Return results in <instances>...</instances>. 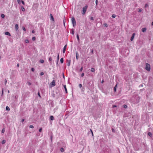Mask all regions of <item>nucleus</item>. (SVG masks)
<instances>
[{
  "instance_id": "1",
  "label": "nucleus",
  "mask_w": 153,
  "mask_h": 153,
  "mask_svg": "<svg viewBox=\"0 0 153 153\" xmlns=\"http://www.w3.org/2000/svg\"><path fill=\"white\" fill-rule=\"evenodd\" d=\"M71 21L73 24V25L74 27L76 25V21L75 20V18L74 17H72L71 18Z\"/></svg>"
},
{
  "instance_id": "2",
  "label": "nucleus",
  "mask_w": 153,
  "mask_h": 153,
  "mask_svg": "<svg viewBox=\"0 0 153 153\" xmlns=\"http://www.w3.org/2000/svg\"><path fill=\"white\" fill-rule=\"evenodd\" d=\"M88 7V6L87 5H86L83 8V10H82V12L83 13H82V14L83 15H84L85 13L86 12L87 9Z\"/></svg>"
},
{
  "instance_id": "3",
  "label": "nucleus",
  "mask_w": 153,
  "mask_h": 153,
  "mask_svg": "<svg viewBox=\"0 0 153 153\" xmlns=\"http://www.w3.org/2000/svg\"><path fill=\"white\" fill-rule=\"evenodd\" d=\"M145 69L146 70L148 71H149L150 70V66L149 64L146 63V65Z\"/></svg>"
},
{
  "instance_id": "4",
  "label": "nucleus",
  "mask_w": 153,
  "mask_h": 153,
  "mask_svg": "<svg viewBox=\"0 0 153 153\" xmlns=\"http://www.w3.org/2000/svg\"><path fill=\"white\" fill-rule=\"evenodd\" d=\"M140 100V97L138 96L136 98V100L134 102V103H138L139 102V100Z\"/></svg>"
},
{
  "instance_id": "5",
  "label": "nucleus",
  "mask_w": 153,
  "mask_h": 153,
  "mask_svg": "<svg viewBox=\"0 0 153 153\" xmlns=\"http://www.w3.org/2000/svg\"><path fill=\"white\" fill-rule=\"evenodd\" d=\"M67 48V45H65L64 47L63 50V53H65V50Z\"/></svg>"
},
{
  "instance_id": "6",
  "label": "nucleus",
  "mask_w": 153,
  "mask_h": 153,
  "mask_svg": "<svg viewBox=\"0 0 153 153\" xmlns=\"http://www.w3.org/2000/svg\"><path fill=\"white\" fill-rule=\"evenodd\" d=\"M135 35V33H133V34L132 36L131 37V41H132L134 39Z\"/></svg>"
},
{
  "instance_id": "7",
  "label": "nucleus",
  "mask_w": 153,
  "mask_h": 153,
  "mask_svg": "<svg viewBox=\"0 0 153 153\" xmlns=\"http://www.w3.org/2000/svg\"><path fill=\"white\" fill-rule=\"evenodd\" d=\"M51 85L53 86L55 85V82L54 80H53L51 82Z\"/></svg>"
},
{
  "instance_id": "8",
  "label": "nucleus",
  "mask_w": 153,
  "mask_h": 153,
  "mask_svg": "<svg viewBox=\"0 0 153 153\" xmlns=\"http://www.w3.org/2000/svg\"><path fill=\"white\" fill-rule=\"evenodd\" d=\"M79 54L78 53V52H76V58L77 60H78V59L79 58Z\"/></svg>"
},
{
  "instance_id": "9",
  "label": "nucleus",
  "mask_w": 153,
  "mask_h": 153,
  "mask_svg": "<svg viewBox=\"0 0 153 153\" xmlns=\"http://www.w3.org/2000/svg\"><path fill=\"white\" fill-rule=\"evenodd\" d=\"M50 16H51V20L53 21H54V19L53 16L52 15V14H51Z\"/></svg>"
},
{
  "instance_id": "10",
  "label": "nucleus",
  "mask_w": 153,
  "mask_h": 153,
  "mask_svg": "<svg viewBox=\"0 0 153 153\" xmlns=\"http://www.w3.org/2000/svg\"><path fill=\"white\" fill-rule=\"evenodd\" d=\"M63 87L65 89V92L66 93H67V90L66 87V85H63Z\"/></svg>"
},
{
  "instance_id": "11",
  "label": "nucleus",
  "mask_w": 153,
  "mask_h": 153,
  "mask_svg": "<svg viewBox=\"0 0 153 153\" xmlns=\"http://www.w3.org/2000/svg\"><path fill=\"white\" fill-rule=\"evenodd\" d=\"M5 34L6 35H8V36H11L10 33L9 32H5Z\"/></svg>"
},
{
  "instance_id": "12",
  "label": "nucleus",
  "mask_w": 153,
  "mask_h": 153,
  "mask_svg": "<svg viewBox=\"0 0 153 153\" xmlns=\"http://www.w3.org/2000/svg\"><path fill=\"white\" fill-rule=\"evenodd\" d=\"M146 28H143L142 29V31L143 32H145L146 31Z\"/></svg>"
},
{
  "instance_id": "13",
  "label": "nucleus",
  "mask_w": 153,
  "mask_h": 153,
  "mask_svg": "<svg viewBox=\"0 0 153 153\" xmlns=\"http://www.w3.org/2000/svg\"><path fill=\"white\" fill-rule=\"evenodd\" d=\"M18 28H19V26H18V25L16 24L15 25V29L16 30H17L18 29Z\"/></svg>"
},
{
  "instance_id": "14",
  "label": "nucleus",
  "mask_w": 153,
  "mask_h": 153,
  "mask_svg": "<svg viewBox=\"0 0 153 153\" xmlns=\"http://www.w3.org/2000/svg\"><path fill=\"white\" fill-rule=\"evenodd\" d=\"M21 9L22 11H25V9L23 6H21Z\"/></svg>"
},
{
  "instance_id": "15",
  "label": "nucleus",
  "mask_w": 153,
  "mask_h": 153,
  "mask_svg": "<svg viewBox=\"0 0 153 153\" xmlns=\"http://www.w3.org/2000/svg\"><path fill=\"white\" fill-rule=\"evenodd\" d=\"M117 86V84H116L115 87H114V92H116V87Z\"/></svg>"
},
{
  "instance_id": "16",
  "label": "nucleus",
  "mask_w": 153,
  "mask_h": 153,
  "mask_svg": "<svg viewBox=\"0 0 153 153\" xmlns=\"http://www.w3.org/2000/svg\"><path fill=\"white\" fill-rule=\"evenodd\" d=\"M60 61L61 63H62L63 62V61H64V59H63V58H61L60 59Z\"/></svg>"
},
{
  "instance_id": "17",
  "label": "nucleus",
  "mask_w": 153,
  "mask_h": 153,
  "mask_svg": "<svg viewBox=\"0 0 153 153\" xmlns=\"http://www.w3.org/2000/svg\"><path fill=\"white\" fill-rule=\"evenodd\" d=\"M50 119L52 120H54V117L53 116H50Z\"/></svg>"
},
{
  "instance_id": "18",
  "label": "nucleus",
  "mask_w": 153,
  "mask_h": 153,
  "mask_svg": "<svg viewBox=\"0 0 153 153\" xmlns=\"http://www.w3.org/2000/svg\"><path fill=\"white\" fill-rule=\"evenodd\" d=\"M6 109L7 111H9L10 110V108L7 106L6 107Z\"/></svg>"
},
{
  "instance_id": "19",
  "label": "nucleus",
  "mask_w": 153,
  "mask_h": 153,
  "mask_svg": "<svg viewBox=\"0 0 153 153\" xmlns=\"http://www.w3.org/2000/svg\"><path fill=\"white\" fill-rule=\"evenodd\" d=\"M60 151L61 152H63L64 151V149L63 148H61L60 149Z\"/></svg>"
},
{
  "instance_id": "20",
  "label": "nucleus",
  "mask_w": 153,
  "mask_h": 153,
  "mask_svg": "<svg viewBox=\"0 0 153 153\" xmlns=\"http://www.w3.org/2000/svg\"><path fill=\"white\" fill-rule=\"evenodd\" d=\"M91 71L92 72H94L95 71V69L93 68H91Z\"/></svg>"
},
{
  "instance_id": "21",
  "label": "nucleus",
  "mask_w": 153,
  "mask_h": 153,
  "mask_svg": "<svg viewBox=\"0 0 153 153\" xmlns=\"http://www.w3.org/2000/svg\"><path fill=\"white\" fill-rule=\"evenodd\" d=\"M113 18H114L116 17V15L114 14H113L111 16Z\"/></svg>"
},
{
  "instance_id": "22",
  "label": "nucleus",
  "mask_w": 153,
  "mask_h": 153,
  "mask_svg": "<svg viewBox=\"0 0 153 153\" xmlns=\"http://www.w3.org/2000/svg\"><path fill=\"white\" fill-rule=\"evenodd\" d=\"M59 54H58L57 55V59L58 61L59 60Z\"/></svg>"
},
{
  "instance_id": "23",
  "label": "nucleus",
  "mask_w": 153,
  "mask_h": 153,
  "mask_svg": "<svg viewBox=\"0 0 153 153\" xmlns=\"http://www.w3.org/2000/svg\"><path fill=\"white\" fill-rule=\"evenodd\" d=\"M148 135L150 136V137H151L152 135V134L151 133V132H149L148 133Z\"/></svg>"
},
{
  "instance_id": "24",
  "label": "nucleus",
  "mask_w": 153,
  "mask_h": 153,
  "mask_svg": "<svg viewBox=\"0 0 153 153\" xmlns=\"http://www.w3.org/2000/svg\"><path fill=\"white\" fill-rule=\"evenodd\" d=\"M27 84L28 85H30L31 84V83L30 82H27Z\"/></svg>"
},
{
  "instance_id": "25",
  "label": "nucleus",
  "mask_w": 153,
  "mask_h": 153,
  "mask_svg": "<svg viewBox=\"0 0 153 153\" xmlns=\"http://www.w3.org/2000/svg\"><path fill=\"white\" fill-rule=\"evenodd\" d=\"M6 143V141L5 140H3L2 142V143L3 144H4Z\"/></svg>"
},
{
  "instance_id": "26",
  "label": "nucleus",
  "mask_w": 153,
  "mask_h": 153,
  "mask_svg": "<svg viewBox=\"0 0 153 153\" xmlns=\"http://www.w3.org/2000/svg\"><path fill=\"white\" fill-rule=\"evenodd\" d=\"M29 41L28 40V39H26L25 40V42L26 43H28L29 42Z\"/></svg>"
},
{
  "instance_id": "27",
  "label": "nucleus",
  "mask_w": 153,
  "mask_h": 153,
  "mask_svg": "<svg viewBox=\"0 0 153 153\" xmlns=\"http://www.w3.org/2000/svg\"><path fill=\"white\" fill-rule=\"evenodd\" d=\"M18 3L20 4L21 3V0H17Z\"/></svg>"
},
{
  "instance_id": "28",
  "label": "nucleus",
  "mask_w": 153,
  "mask_h": 153,
  "mask_svg": "<svg viewBox=\"0 0 153 153\" xmlns=\"http://www.w3.org/2000/svg\"><path fill=\"white\" fill-rule=\"evenodd\" d=\"M1 16L2 18H4L5 17V16L4 14H2L1 15Z\"/></svg>"
},
{
  "instance_id": "29",
  "label": "nucleus",
  "mask_w": 153,
  "mask_h": 153,
  "mask_svg": "<svg viewBox=\"0 0 153 153\" xmlns=\"http://www.w3.org/2000/svg\"><path fill=\"white\" fill-rule=\"evenodd\" d=\"M5 129L4 128H3L2 130V131H1L2 133H4L5 132Z\"/></svg>"
},
{
  "instance_id": "30",
  "label": "nucleus",
  "mask_w": 153,
  "mask_h": 153,
  "mask_svg": "<svg viewBox=\"0 0 153 153\" xmlns=\"http://www.w3.org/2000/svg\"><path fill=\"white\" fill-rule=\"evenodd\" d=\"M149 6V5H148L147 4H146L145 6V8H146V7H148Z\"/></svg>"
},
{
  "instance_id": "31",
  "label": "nucleus",
  "mask_w": 153,
  "mask_h": 153,
  "mask_svg": "<svg viewBox=\"0 0 153 153\" xmlns=\"http://www.w3.org/2000/svg\"><path fill=\"white\" fill-rule=\"evenodd\" d=\"M76 36H77V39L78 41H79V35L78 34H77Z\"/></svg>"
},
{
  "instance_id": "32",
  "label": "nucleus",
  "mask_w": 153,
  "mask_h": 153,
  "mask_svg": "<svg viewBox=\"0 0 153 153\" xmlns=\"http://www.w3.org/2000/svg\"><path fill=\"white\" fill-rule=\"evenodd\" d=\"M30 127L31 128H34V126H33L31 125L30 126Z\"/></svg>"
},
{
  "instance_id": "33",
  "label": "nucleus",
  "mask_w": 153,
  "mask_h": 153,
  "mask_svg": "<svg viewBox=\"0 0 153 153\" xmlns=\"http://www.w3.org/2000/svg\"><path fill=\"white\" fill-rule=\"evenodd\" d=\"M90 131H91V132L92 136H93V132L92 131V130L91 129H90Z\"/></svg>"
},
{
  "instance_id": "34",
  "label": "nucleus",
  "mask_w": 153,
  "mask_h": 153,
  "mask_svg": "<svg viewBox=\"0 0 153 153\" xmlns=\"http://www.w3.org/2000/svg\"><path fill=\"white\" fill-rule=\"evenodd\" d=\"M123 107L124 108H126L127 107V106L126 105H123Z\"/></svg>"
},
{
  "instance_id": "35",
  "label": "nucleus",
  "mask_w": 153,
  "mask_h": 153,
  "mask_svg": "<svg viewBox=\"0 0 153 153\" xmlns=\"http://www.w3.org/2000/svg\"><path fill=\"white\" fill-rule=\"evenodd\" d=\"M98 3V0H96L95 3H96V5H97Z\"/></svg>"
},
{
  "instance_id": "36",
  "label": "nucleus",
  "mask_w": 153,
  "mask_h": 153,
  "mask_svg": "<svg viewBox=\"0 0 153 153\" xmlns=\"http://www.w3.org/2000/svg\"><path fill=\"white\" fill-rule=\"evenodd\" d=\"M40 62L41 63H43L44 62V61L43 60H40Z\"/></svg>"
},
{
  "instance_id": "37",
  "label": "nucleus",
  "mask_w": 153,
  "mask_h": 153,
  "mask_svg": "<svg viewBox=\"0 0 153 153\" xmlns=\"http://www.w3.org/2000/svg\"><path fill=\"white\" fill-rule=\"evenodd\" d=\"M44 73L43 72H42L40 73V75L41 76H42L44 75Z\"/></svg>"
},
{
  "instance_id": "38",
  "label": "nucleus",
  "mask_w": 153,
  "mask_h": 153,
  "mask_svg": "<svg viewBox=\"0 0 153 153\" xmlns=\"http://www.w3.org/2000/svg\"><path fill=\"white\" fill-rule=\"evenodd\" d=\"M104 26L105 27H108V25L106 23H105L104 24Z\"/></svg>"
},
{
  "instance_id": "39",
  "label": "nucleus",
  "mask_w": 153,
  "mask_h": 153,
  "mask_svg": "<svg viewBox=\"0 0 153 153\" xmlns=\"http://www.w3.org/2000/svg\"><path fill=\"white\" fill-rule=\"evenodd\" d=\"M32 39L34 41L36 39V38L35 37H32Z\"/></svg>"
},
{
  "instance_id": "40",
  "label": "nucleus",
  "mask_w": 153,
  "mask_h": 153,
  "mask_svg": "<svg viewBox=\"0 0 153 153\" xmlns=\"http://www.w3.org/2000/svg\"><path fill=\"white\" fill-rule=\"evenodd\" d=\"M79 86L80 88H81L82 87V85L81 84H80L79 85Z\"/></svg>"
},
{
  "instance_id": "41",
  "label": "nucleus",
  "mask_w": 153,
  "mask_h": 153,
  "mask_svg": "<svg viewBox=\"0 0 153 153\" xmlns=\"http://www.w3.org/2000/svg\"><path fill=\"white\" fill-rule=\"evenodd\" d=\"M21 2L23 5H25V2L24 1L22 0L21 1Z\"/></svg>"
},
{
  "instance_id": "42",
  "label": "nucleus",
  "mask_w": 153,
  "mask_h": 153,
  "mask_svg": "<svg viewBox=\"0 0 153 153\" xmlns=\"http://www.w3.org/2000/svg\"><path fill=\"white\" fill-rule=\"evenodd\" d=\"M82 70H83V67H82L80 69V70H79V71H80V72H81V71H82Z\"/></svg>"
},
{
  "instance_id": "43",
  "label": "nucleus",
  "mask_w": 153,
  "mask_h": 153,
  "mask_svg": "<svg viewBox=\"0 0 153 153\" xmlns=\"http://www.w3.org/2000/svg\"><path fill=\"white\" fill-rule=\"evenodd\" d=\"M84 73H82L81 75V77H82L83 76H84Z\"/></svg>"
},
{
  "instance_id": "44",
  "label": "nucleus",
  "mask_w": 153,
  "mask_h": 153,
  "mask_svg": "<svg viewBox=\"0 0 153 153\" xmlns=\"http://www.w3.org/2000/svg\"><path fill=\"white\" fill-rule=\"evenodd\" d=\"M90 19L92 20H94L93 17H91L90 18Z\"/></svg>"
},
{
  "instance_id": "45",
  "label": "nucleus",
  "mask_w": 153,
  "mask_h": 153,
  "mask_svg": "<svg viewBox=\"0 0 153 153\" xmlns=\"http://www.w3.org/2000/svg\"><path fill=\"white\" fill-rule=\"evenodd\" d=\"M23 29L25 31L26 30L25 28L24 27H23Z\"/></svg>"
},
{
  "instance_id": "46",
  "label": "nucleus",
  "mask_w": 153,
  "mask_h": 153,
  "mask_svg": "<svg viewBox=\"0 0 153 153\" xmlns=\"http://www.w3.org/2000/svg\"><path fill=\"white\" fill-rule=\"evenodd\" d=\"M42 130V128H40L39 129V131L40 132H41Z\"/></svg>"
},
{
  "instance_id": "47",
  "label": "nucleus",
  "mask_w": 153,
  "mask_h": 153,
  "mask_svg": "<svg viewBox=\"0 0 153 153\" xmlns=\"http://www.w3.org/2000/svg\"><path fill=\"white\" fill-rule=\"evenodd\" d=\"M138 11L139 12H140L142 11V10L141 9H139Z\"/></svg>"
},
{
  "instance_id": "48",
  "label": "nucleus",
  "mask_w": 153,
  "mask_h": 153,
  "mask_svg": "<svg viewBox=\"0 0 153 153\" xmlns=\"http://www.w3.org/2000/svg\"><path fill=\"white\" fill-rule=\"evenodd\" d=\"M31 70L32 71H34V69L33 68H32Z\"/></svg>"
},
{
  "instance_id": "49",
  "label": "nucleus",
  "mask_w": 153,
  "mask_h": 153,
  "mask_svg": "<svg viewBox=\"0 0 153 153\" xmlns=\"http://www.w3.org/2000/svg\"><path fill=\"white\" fill-rule=\"evenodd\" d=\"M49 60L50 61H51L52 60V58L51 57H50L49 58Z\"/></svg>"
},
{
  "instance_id": "50",
  "label": "nucleus",
  "mask_w": 153,
  "mask_h": 153,
  "mask_svg": "<svg viewBox=\"0 0 153 153\" xmlns=\"http://www.w3.org/2000/svg\"><path fill=\"white\" fill-rule=\"evenodd\" d=\"M38 96H39V97H41V96H40V94H39V92H38Z\"/></svg>"
},
{
  "instance_id": "51",
  "label": "nucleus",
  "mask_w": 153,
  "mask_h": 153,
  "mask_svg": "<svg viewBox=\"0 0 153 153\" xmlns=\"http://www.w3.org/2000/svg\"><path fill=\"white\" fill-rule=\"evenodd\" d=\"M32 33H35V31L34 30H33L32 31Z\"/></svg>"
},
{
  "instance_id": "52",
  "label": "nucleus",
  "mask_w": 153,
  "mask_h": 153,
  "mask_svg": "<svg viewBox=\"0 0 153 153\" xmlns=\"http://www.w3.org/2000/svg\"><path fill=\"white\" fill-rule=\"evenodd\" d=\"M25 120V119H22V122H23Z\"/></svg>"
},
{
  "instance_id": "53",
  "label": "nucleus",
  "mask_w": 153,
  "mask_h": 153,
  "mask_svg": "<svg viewBox=\"0 0 153 153\" xmlns=\"http://www.w3.org/2000/svg\"><path fill=\"white\" fill-rule=\"evenodd\" d=\"M112 131L113 132H114V129H113V128H112Z\"/></svg>"
},
{
  "instance_id": "54",
  "label": "nucleus",
  "mask_w": 153,
  "mask_h": 153,
  "mask_svg": "<svg viewBox=\"0 0 153 153\" xmlns=\"http://www.w3.org/2000/svg\"><path fill=\"white\" fill-rule=\"evenodd\" d=\"M117 106L115 105H114L113 106V107L114 108V107H116Z\"/></svg>"
},
{
  "instance_id": "55",
  "label": "nucleus",
  "mask_w": 153,
  "mask_h": 153,
  "mask_svg": "<svg viewBox=\"0 0 153 153\" xmlns=\"http://www.w3.org/2000/svg\"><path fill=\"white\" fill-rule=\"evenodd\" d=\"M19 64L18 63L17 64V66L19 67Z\"/></svg>"
},
{
  "instance_id": "56",
  "label": "nucleus",
  "mask_w": 153,
  "mask_h": 153,
  "mask_svg": "<svg viewBox=\"0 0 153 153\" xmlns=\"http://www.w3.org/2000/svg\"><path fill=\"white\" fill-rule=\"evenodd\" d=\"M74 31H73L72 32V34L73 35H74Z\"/></svg>"
},
{
  "instance_id": "57",
  "label": "nucleus",
  "mask_w": 153,
  "mask_h": 153,
  "mask_svg": "<svg viewBox=\"0 0 153 153\" xmlns=\"http://www.w3.org/2000/svg\"><path fill=\"white\" fill-rule=\"evenodd\" d=\"M152 25L153 26V22H152Z\"/></svg>"
},
{
  "instance_id": "58",
  "label": "nucleus",
  "mask_w": 153,
  "mask_h": 153,
  "mask_svg": "<svg viewBox=\"0 0 153 153\" xmlns=\"http://www.w3.org/2000/svg\"><path fill=\"white\" fill-rule=\"evenodd\" d=\"M2 95L3 94V89H2Z\"/></svg>"
},
{
  "instance_id": "59",
  "label": "nucleus",
  "mask_w": 153,
  "mask_h": 153,
  "mask_svg": "<svg viewBox=\"0 0 153 153\" xmlns=\"http://www.w3.org/2000/svg\"><path fill=\"white\" fill-rule=\"evenodd\" d=\"M103 82H104V81L102 80V83H103Z\"/></svg>"
},
{
  "instance_id": "60",
  "label": "nucleus",
  "mask_w": 153,
  "mask_h": 153,
  "mask_svg": "<svg viewBox=\"0 0 153 153\" xmlns=\"http://www.w3.org/2000/svg\"><path fill=\"white\" fill-rule=\"evenodd\" d=\"M1 59V56H0V60Z\"/></svg>"
},
{
  "instance_id": "61",
  "label": "nucleus",
  "mask_w": 153,
  "mask_h": 153,
  "mask_svg": "<svg viewBox=\"0 0 153 153\" xmlns=\"http://www.w3.org/2000/svg\"><path fill=\"white\" fill-rule=\"evenodd\" d=\"M69 65H70V63L68 64V66H69Z\"/></svg>"
},
{
  "instance_id": "62",
  "label": "nucleus",
  "mask_w": 153,
  "mask_h": 153,
  "mask_svg": "<svg viewBox=\"0 0 153 153\" xmlns=\"http://www.w3.org/2000/svg\"><path fill=\"white\" fill-rule=\"evenodd\" d=\"M8 93H9V90L8 91Z\"/></svg>"
}]
</instances>
